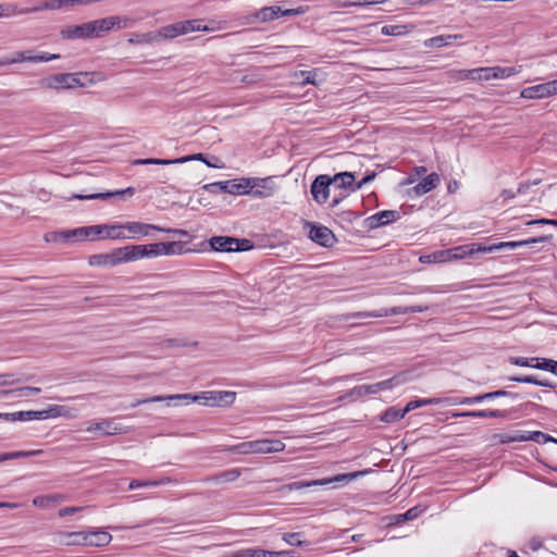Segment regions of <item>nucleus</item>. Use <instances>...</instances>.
Segmentation results:
<instances>
[{
	"label": "nucleus",
	"instance_id": "nucleus-7",
	"mask_svg": "<svg viewBox=\"0 0 557 557\" xmlns=\"http://www.w3.org/2000/svg\"><path fill=\"white\" fill-rule=\"evenodd\" d=\"M79 75L88 76L89 73H64L55 74L40 81V85L45 88H77L83 87L84 83L81 82Z\"/></svg>",
	"mask_w": 557,
	"mask_h": 557
},
{
	"label": "nucleus",
	"instance_id": "nucleus-4",
	"mask_svg": "<svg viewBox=\"0 0 557 557\" xmlns=\"http://www.w3.org/2000/svg\"><path fill=\"white\" fill-rule=\"evenodd\" d=\"M285 449V444L281 440H256L242 442L236 445L226 446L225 451L239 454V455H250V454H271V453H280Z\"/></svg>",
	"mask_w": 557,
	"mask_h": 557
},
{
	"label": "nucleus",
	"instance_id": "nucleus-11",
	"mask_svg": "<svg viewBox=\"0 0 557 557\" xmlns=\"http://www.w3.org/2000/svg\"><path fill=\"white\" fill-rule=\"evenodd\" d=\"M363 472H357V473H349V474H338L334 478L330 479H323V480H313V481H296L292 482L289 484H286L282 487V490L286 491H298L311 486H321L326 485L333 482H339V481H347L349 479L356 478L359 474H362Z\"/></svg>",
	"mask_w": 557,
	"mask_h": 557
},
{
	"label": "nucleus",
	"instance_id": "nucleus-20",
	"mask_svg": "<svg viewBox=\"0 0 557 557\" xmlns=\"http://www.w3.org/2000/svg\"><path fill=\"white\" fill-rule=\"evenodd\" d=\"M12 60H14L15 63L21 62H32V63H39V62H48L51 60H57L60 58L59 54H51L48 52H41L39 54H35L33 50H24V51H17L12 57H10Z\"/></svg>",
	"mask_w": 557,
	"mask_h": 557
},
{
	"label": "nucleus",
	"instance_id": "nucleus-17",
	"mask_svg": "<svg viewBox=\"0 0 557 557\" xmlns=\"http://www.w3.org/2000/svg\"><path fill=\"white\" fill-rule=\"evenodd\" d=\"M121 18L120 16H108L95 21H90V29L94 38H100L106 36L113 27L120 26Z\"/></svg>",
	"mask_w": 557,
	"mask_h": 557
},
{
	"label": "nucleus",
	"instance_id": "nucleus-19",
	"mask_svg": "<svg viewBox=\"0 0 557 557\" xmlns=\"http://www.w3.org/2000/svg\"><path fill=\"white\" fill-rule=\"evenodd\" d=\"M124 230L128 231L126 238L138 239L140 237L149 236L151 231H164V227L141 222H127L124 224Z\"/></svg>",
	"mask_w": 557,
	"mask_h": 557
},
{
	"label": "nucleus",
	"instance_id": "nucleus-47",
	"mask_svg": "<svg viewBox=\"0 0 557 557\" xmlns=\"http://www.w3.org/2000/svg\"><path fill=\"white\" fill-rule=\"evenodd\" d=\"M370 394H376L374 384L355 386L350 392V395L356 397H362Z\"/></svg>",
	"mask_w": 557,
	"mask_h": 557
},
{
	"label": "nucleus",
	"instance_id": "nucleus-38",
	"mask_svg": "<svg viewBox=\"0 0 557 557\" xmlns=\"http://www.w3.org/2000/svg\"><path fill=\"white\" fill-rule=\"evenodd\" d=\"M158 34H159V37L162 39H173V38H176L177 36L183 35L182 28L180 27V22L161 27L158 30Z\"/></svg>",
	"mask_w": 557,
	"mask_h": 557
},
{
	"label": "nucleus",
	"instance_id": "nucleus-49",
	"mask_svg": "<svg viewBox=\"0 0 557 557\" xmlns=\"http://www.w3.org/2000/svg\"><path fill=\"white\" fill-rule=\"evenodd\" d=\"M530 436L531 437H529V441H533L539 444H545L554 441V438L550 435L543 433L541 431H530Z\"/></svg>",
	"mask_w": 557,
	"mask_h": 557
},
{
	"label": "nucleus",
	"instance_id": "nucleus-61",
	"mask_svg": "<svg viewBox=\"0 0 557 557\" xmlns=\"http://www.w3.org/2000/svg\"><path fill=\"white\" fill-rule=\"evenodd\" d=\"M173 480L169 476H165V478H162L160 480H153V481H145V487H148V486H159V485H163V484H169V483H172Z\"/></svg>",
	"mask_w": 557,
	"mask_h": 557
},
{
	"label": "nucleus",
	"instance_id": "nucleus-3",
	"mask_svg": "<svg viewBox=\"0 0 557 557\" xmlns=\"http://www.w3.org/2000/svg\"><path fill=\"white\" fill-rule=\"evenodd\" d=\"M520 72L516 67H502V66H492V67H479L473 70H459L453 71L449 73L451 78L463 81H490L497 78H507L512 75H516Z\"/></svg>",
	"mask_w": 557,
	"mask_h": 557
},
{
	"label": "nucleus",
	"instance_id": "nucleus-28",
	"mask_svg": "<svg viewBox=\"0 0 557 557\" xmlns=\"http://www.w3.org/2000/svg\"><path fill=\"white\" fill-rule=\"evenodd\" d=\"M85 534L87 536L86 546H106L112 540L111 534L104 531H85Z\"/></svg>",
	"mask_w": 557,
	"mask_h": 557
},
{
	"label": "nucleus",
	"instance_id": "nucleus-50",
	"mask_svg": "<svg viewBox=\"0 0 557 557\" xmlns=\"http://www.w3.org/2000/svg\"><path fill=\"white\" fill-rule=\"evenodd\" d=\"M508 381L537 385L539 379L535 375L509 376Z\"/></svg>",
	"mask_w": 557,
	"mask_h": 557
},
{
	"label": "nucleus",
	"instance_id": "nucleus-48",
	"mask_svg": "<svg viewBox=\"0 0 557 557\" xmlns=\"http://www.w3.org/2000/svg\"><path fill=\"white\" fill-rule=\"evenodd\" d=\"M438 400L436 398H425V399H417V400H411L409 401L405 408L407 410V413L411 410H414L421 406H426V405H433V404H437Z\"/></svg>",
	"mask_w": 557,
	"mask_h": 557
},
{
	"label": "nucleus",
	"instance_id": "nucleus-32",
	"mask_svg": "<svg viewBox=\"0 0 557 557\" xmlns=\"http://www.w3.org/2000/svg\"><path fill=\"white\" fill-rule=\"evenodd\" d=\"M249 178L242 177L238 180H228L227 194L232 195H248Z\"/></svg>",
	"mask_w": 557,
	"mask_h": 557
},
{
	"label": "nucleus",
	"instance_id": "nucleus-35",
	"mask_svg": "<svg viewBox=\"0 0 557 557\" xmlns=\"http://www.w3.org/2000/svg\"><path fill=\"white\" fill-rule=\"evenodd\" d=\"M42 453H44L42 449L18 450V451L4 453V454H0V462L7 461V460H12V459L39 456Z\"/></svg>",
	"mask_w": 557,
	"mask_h": 557
},
{
	"label": "nucleus",
	"instance_id": "nucleus-16",
	"mask_svg": "<svg viewBox=\"0 0 557 557\" xmlns=\"http://www.w3.org/2000/svg\"><path fill=\"white\" fill-rule=\"evenodd\" d=\"M125 261H136L143 258H156L158 257L157 248L154 244L147 245H128L124 247Z\"/></svg>",
	"mask_w": 557,
	"mask_h": 557
},
{
	"label": "nucleus",
	"instance_id": "nucleus-13",
	"mask_svg": "<svg viewBox=\"0 0 557 557\" xmlns=\"http://www.w3.org/2000/svg\"><path fill=\"white\" fill-rule=\"evenodd\" d=\"M332 185L331 176L326 174L318 175L311 184L310 193L312 198L319 205L325 203L330 195V186Z\"/></svg>",
	"mask_w": 557,
	"mask_h": 557
},
{
	"label": "nucleus",
	"instance_id": "nucleus-55",
	"mask_svg": "<svg viewBox=\"0 0 557 557\" xmlns=\"http://www.w3.org/2000/svg\"><path fill=\"white\" fill-rule=\"evenodd\" d=\"M300 533H285L283 540L294 546H300L302 542L299 540Z\"/></svg>",
	"mask_w": 557,
	"mask_h": 557
},
{
	"label": "nucleus",
	"instance_id": "nucleus-6",
	"mask_svg": "<svg viewBox=\"0 0 557 557\" xmlns=\"http://www.w3.org/2000/svg\"><path fill=\"white\" fill-rule=\"evenodd\" d=\"M212 250L219 252L247 251L253 247L249 239H238L230 236H213L209 239Z\"/></svg>",
	"mask_w": 557,
	"mask_h": 557
},
{
	"label": "nucleus",
	"instance_id": "nucleus-31",
	"mask_svg": "<svg viewBox=\"0 0 557 557\" xmlns=\"http://www.w3.org/2000/svg\"><path fill=\"white\" fill-rule=\"evenodd\" d=\"M282 9L280 7H264L256 12L255 16L260 22H269L281 17Z\"/></svg>",
	"mask_w": 557,
	"mask_h": 557
},
{
	"label": "nucleus",
	"instance_id": "nucleus-37",
	"mask_svg": "<svg viewBox=\"0 0 557 557\" xmlns=\"http://www.w3.org/2000/svg\"><path fill=\"white\" fill-rule=\"evenodd\" d=\"M201 23H202V20H200V18L181 21L180 27L182 28V34L186 35L191 32L209 30V28L207 26H203Z\"/></svg>",
	"mask_w": 557,
	"mask_h": 557
},
{
	"label": "nucleus",
	"instance_id": "nucleus-26",
	"mask_svg": "<svg viewBox=\"0 0 557 557\" xmlns=\"http://www.w3.org/2000/svg\"><path fill=\"white\" fill-rule=\"evenodd\" d=\"M242 474V470L238 468H232L221 471L214 475L205 478L202 481L214 484L231 483L236 481Z\"/></svg>",
	"mask_w": 557,
	"mask_h": 557
},
{
	"label": "nucleus",
	"instance_id": "nucleus-44",
	"mask_svg": "<svg viewBox=\"0 0 557 557\" xmlns=\"http://www.w3.org/2000/svg\"><path fill=\"white\" fill-rule=\"evenodd\" d=\"M116 430L117 429L115 426L111 429V423L107 420H103L101 422H97V423L89 425L86 431L87 432L100 431L107 435H111V434H115Z\"/></svg>",
	"mask_w": 557,
	"mask_h": 557
},
{
	"label": "nucleus",
	"instance_id": "nucleus-1",
	"mask_svg": "<svg viewBox=\"0 0 557 557\" xmlns=\"http://www.w3.org/2000/svg\"><path fill=\"white\" fill-rule=\"evenodd\" d=\"M88 238H126L124 233V224L121 225H94L87 227H78L74 230L53 232L46 235L47 242L72 243L83 242Z\"/></svg>",
	"mask_w": 557,
	"mask_h": 557
},
{
	"label": "nucleus",
	"instance_id": "nucleus-51",
	"mask_svg": "<svg viewBox=\"0 0 557 557\" xmlns=\"http://www.w3.org/2000/svg\"><path fill=\"white\" fill-rule=\"evenodd\" d=\"M424 510L420 506L412 507L408 509L404 515L399 517L404 520H413L417 519Z\"/></svg>",
	"mask_w": 557,
	"mask_h": 557
},
{
	"label": "nucleus",
	"instance_id": "nucleus-27",
	"mask_svg": "<svg viewBox=\"0 0 557 557\" xmlns=\"http://www.w3.org/2000/svg\"><path fill=\"white\" fill-rule=\"evenodd\" d=\"M159 256L182 255L187 250L182 242L154 243Z\"/></svg>",
	"mask_w": 557,
	"mask_h": 557
},
{
	"label": "nucleus",
	"instance_id": "nucleus-42",
	"mask_svg": "<svg viewBox=\"0 0 557 557\" xmlns=\"http://www.w3.org/2000/svg\"><path fill=\"white\" fill-rule=\"evenodd\" d=\"M536 363H534L533 369L548 371L555 375H557V361L547 358H536Z\"/></svg>",
	"mask_w": 557,
	"mask_h": 557
},
{
	"label": "nucleus",
	"instance_id": "nucleus-56",
	"mask_svg": "<svg viewBox=\"0 0 557 557\" xmlns=\"http://www.w3.org/2000/svg\"><path fill=\"white\" fill-rule=\"evenodd\" d=\"M205 154L202 153H195V154H190V156H185V157H181V158H176L174 159V164H178V163H185V162H188V161H191V160H198V161H205Z\"/></svg>",
	"mask_w": 557,
	"mask_h": 557
},
{
	"label": "nucleus",
	"instance_id": "nucleus-62",
	"mask_svg": "<svg viewBox=\"0 0 557 557\" xmlns=\"http://www.w3.org/2000/svg\"><path fill=\"white\" fill-rule=\"evenodd\" d=\"M375 176H376L375 172H372V173H370V174L366 175V176H364L360 182H358V183L354 186L352 190H358V189H360L363 185H366V184H368V183L372 182V181L375 178Z\"/></svg>",
	"mask_w": 557,
	"mask_h": 557
},
{
	"label": "nucleus",
	"instance_id": "nucleus-46",
	"mask_svg": "<svg viewBox=\"0 0 557 557\" xmlns=\"http://www.w3.org/2000/svg\"><path fill=\"white\" fill-rule=\"evenodd\" d=\"M134 165H169L174 164V159H157V158H147V159H136L133 161Z\"/></svg>",
	"mask_w": 557,
	"mask_h": 557
},
{
	"label": "nucleus",
	"instance_id": "nucleus-39",
	"mask_svg": "<svg viewBox=\"0 0 557 557\" xmlns=\"http://www.w3.org/2000/svg\"><path fill=\"white\" fill-rule=\"evenodd\" d=\"M462 38V35L456 34V35H447V36H435L433 38H430L428 41H425V46L428 47H444L451 45L453 39Z\"/></svg>",
	"mask_w": 557,
	"mask_h": 557
},
{
	"label": "nucleus",
	"instance_id": "nucleus-9",
	"mask_svg": "<svg viewBox=\"0 0 557 557\" xmlns=\"http://www.w3.org/2000/svg\"><path fill=\"white\" fill-rule=\"evenodd\" d=\"M553 238V235H543L539 237H532L523 240H515V242H500L497 244H493L490 246H485L484 252H493L495 250H503V249H515L518 247H530L533 248L535 244L549 242Z\"/></svg>",
	"mask_w": 557,
	"mask_h": 557
},
{
	"label": "nucleus",
	"instance_id": "nucleus-22",
	"mask_svg": "<svg viewBox=\"0 0 557 557\" xmlns=\"http://www.w3.org/2000/svg\"><path fill=\"white\" fill-rule=\"evenodd\" d=\"M441 183V176L433 172L425 177L422 178L417 185H414L410 190L409 195H413L417 197L423 196L431 190L435 189Z\"/></svg>",
	"mask_w": 557,
	"mask_h": 557
},
{
	"label": "nucleus",
	"instance_id": "nucleus-40",
	"mask_svg": "<svg viewBox=\"0 0 557 557\" xmlns=\"http://www.w3.org/2000/svg\"><path fill=\"white\" fill-rule=\"evenodd\" d=\"M41 392L39 387L26 386L17 389H3L0 391V397H7L12 394H17V396H30L37 395Z\"/></svg>",
	"mask_w": 557,
	"mask_h": 557
},
{
	"label": "nucleus",
	"instance_id": "nucleus-10",
	"mask_svg": "<svg viewBox=\"0 0 557 557\" xmlns=\"http://www.w3.org/2000/svg\"><path fill=\"white\" fill-rule=\"evenodd\" d=\"M248 195L259 198H269L275 191V183L272 177H248Z\"/></svg>",
	"mask_w": 557,
	"mask_h": 557
},
{
	"label": "nucleus",
	"instance_id": "nucleus-63",
	"mask_svg": "<svg viewBox=\"0 0 557 557\" xmlns=\"http://www.w3.org/2000/svg\"><path fill=\"white\" fill-rule=\"evenodd\" d=\"M535 224H548L557 226V220H549V219H539V220H530L525 222V225H535Z\"/></svg>",
	"mask_w": 557,
	"mask_h": 557
},
{
	"label": "nucleus",
	"instance_id": "nucleus-52",
	"mask_svg": "<svg viewBox=\"0 0 557 557\" xmlns=\"http://www.w3.org/2000/svg\"><path fill=\"white\" fill-rule=\"evenodd\" d=\"M534 359H529L524 357H510L509 362L519 367L533 368L534 363H532Z\"/></svg>",
	"mask_w": 557,
	"mask_h": 557
},
{
	"label": "nucleus",
	"instance_id": "nucleus-14",
	"mask_svg": "<svg viewBox=\"0 0 557 557\" xmlns=\"http://www.w3.org/2000/svg\"><path fill=\"white\" fill-rule=\"evenodd\" d=\"M125 250L124 247L116 248L109 253H99L94 255L89 259V263L91 265L99 267H114L116 264L126 262L125 261Z\"/></svg>",
	"mask_w": 557,
	"mask_h": 557
},
{
	"label": "nucleus",
	"instance_id": "nucleus-36",
	"mask_svg": "<svg viewBox=\"0 0 557 557\" xmlns=\"http://www.w3.org/2000/svg\"><path fill=\"white\" fill-rule=\"evenodd\" d=\"M50 411H17L15 412L16 421H29V420H44L47 419L50 414Z\"/></svg>",
	"mask_w": 557,
	"mask_h": 557
},
{
	"label": "nucleus",
	"instance_id": "nucleus-58",
	"mask_svg": "<svg viewBox=\"0 0 557 557\" xmlns=\"http://www.w3.org/2000/svg\"><path fill=\"white\" fill-rule=\"evenodd\" d=\"M515 442H528L530 436V431L517 430L511 432Z\"/></svg>",
	"mask_w": 557,
	"mask_h": 557
},
{
	"label": "nucleus",
	"instance_id": "nucleus-12",
	"mask_svg": "<svg viewBox=\"0 0 557 557\" xmlns=\"http://www.w3.org/2000/svg\"><path fill=\"white\" fill-rule=\"evenodd\" d=\"M554 95H557V83L555 81L523 88L520 94L524 99H543Z\"/></svg>",
	"mask_w": 557,
	"mask_h": 557
},
{
	"label": "nucleus",
	"instance_id": "nucleus-53",
	"mask_svg": "<svg viewBox=\"0 0 557 557\" xmlns=\"http://www.w3.org/2000/svg\"><path fill=\"white\" fill-rule=\"evenodd\" d=\"M540 183H541L540 178L539 180H534V181L522 182L518 186L517 194L524 195V194H527L529 191V189L532 186L539 185Z\"/></svg>",
	"mask_w": 557,
	"mask_h": 557
},
{
	"label": "nucleus",
	"instance_id": "nucleus-25",
	"mask_svg": "<svg viewBox=\"0 0 557 557\" xmlns=\"http://www.w3.org/2000/svg\"><path fill=\"white\" fill-rule=\"evenodd\" d=\"M509 410H499V409H485V410H473V411H462L455 412L453 417H469V418H508Z\"/></svg>",
	"mask_w": 557,
	"mask_h": 557
},
{
	"label": "nucleus",
	"instance_id": "nucleus-21",
	"mask_svg": "<svg viewBox=\"0 0 557 557\" xmlns=\"http://www.w3.org/2000/svg\"><path fill=\"white\" fill-rule=\"evenodd\" d=\"M61 36L63 39H91L92 34L90 29L89 22L78 24V25H69L61 29Z\"/></svg>",
	"mask_w": 557,
	"mask_h": 557
},
{
	"label": "nucleus",
	"instance_id": "nucleus-60",
	"mask_svg": "<svg viewBox=\"0 0 557 557\" xmlns=\"http://www.w3.org/2000/svg\"><path fill=\"white\" fill-rule=\"evenodd\" d=\"M81 510H83V507H64L59 510L58 515L59 517L63 518L66 516H72Z\"/></svg>",
	"mask_w": 557,
	"mask_h": 557
},
{
	"label": "nucleus",
	"instance_id": "nucleus-59",
	"mask_svg": "<svg viewBox=\"0 0 557 557\" xmlns=\"http://www.w3.org/2000/svg\"><path fill=\"white\" fill-rule=\"evenodd\" d=\"M300 75L304 78V82H302L304 84H313V85H315V76H317V72L315 71H301Z\"/></svg>",
	"mask_w": 557,
	"mask_h": 557
},
{
	"label": "nucleus",
	"instance_id": "nucleus-5",
	"mask_svg": "<svg viewBox=\"0 0 557 557\" xmlns=\"http://www.w3.org/2000/svg\"><path fill=\"white\" fill-rule=\"evenodd\" d=\"M428 307L422 306H411V307H393L391 309L381 308L373 311H358L344 315L345 320L349 319H363V318H384L388 315H397V314H406V313H417L426 311Z\"/></svg>",
	"mask_w": 557,
	"mask_h": 557
},
{
	"label": "nucleus",
	"instance_id": "nucleus-8",
	"mask_svg": "<svg viewBox=\"0 0 557 557\" xmlns=\"http://www.w3.org/2000/svg\"><path fill=\"white\" fill-rule=\"evenodd\" d=\"M304 227L309 230L308 237L322 247L330 248L337 242L334 233L320 223L305 221Z\"/></svg>",
	"mask_w": 557,
	"mask_h": 557
},
{
	"label": "nucleus",
	"instance_id": "nucleus-24",
	"mask_svg": "<svg viewBox=\"0 0 557 557\" xmlns=\"http://www.w3.org/2000/svg\"><path fill=\"white\" fill-rule=\"evenodd\" d=\"M507 396L517 397L518 395L512 394L507 391L499 389V391H495V392H488V393L475 395L472 397H463L458 401V404L473 405V404L483 403L485 400H491V399H495V398H499V397H507Z\"/></svg>",
	"mask_w": 557,
	"mask_h": 557
},
{
	"label": "nucleus",
	"instance_id": "nucleus-57",
	"mask_svg": "<svg viewBox=\"0 0 557 557\" xmlns=\"http://www.w3.org/2000/svg\"><path fill=\"white\" fill-rule=\"evenodd\" d=\"M18 379H14V374L3 373L0 374V386L12 385L18 383Z\"/></svg>",
	"mask_w": 557,
	"mask_h": 557
},
{
	"label": "nucleus",
	"instance_id": "nucleus-54",
	"mask_svg": "<svg viewBox=\"0 0 557 557\" xmlns=\"http://www.w3.org/2000/svg\"><path fill=\"white\" fill-rule=\"evenodd\" d=\"M51 504V497L48 495L36 496L33 499V505L40 508L49 507Z\"/></svg>",
	"mask_w": 557,
	"mask_h": 557
},
{
	"label": "nucleus",
	"instance_id": "nucleus-34",
	"mask_svg": "<svg viewBox=\"0 0 557 557\" xmlns=\"http://www.w3.org/2000/svg\"><path fill=\"white\" fill-rule=\"evenodd\" d=\"M62 536L63 539L61 541L65 545H86L87 536L85 531L65 532Z\"/></svg>",
	"mask_w": 557,
	"mask_h": 557
},
{
	"label": "nucleus",
	"instance_id": "nucleus-45",
	"mask_svg": "<svg viewBox=\"0 0 557 557\" xmlns=\"http://www.w3.org/2000/svg\"><path fill=\"white\" fill-rule=\"evenodd\" d=\"M160 39L158 32L157 33H146V34H136L129 38L131 44H149L153 40Z\"/></svg>",
	"mask_w": 557,
	"mask_h": 557
},
{
	"label": "nucleus",
	"instance_id": "nucleus-23",
	"mask_svg": "<svg viewBox=\"0 0 557 557\" xmlns=\"http://www.w3.org/2000/svg\"><path fill=\"white\" fill-rule=\"evenodd\" d=\"M135 193V189L133 187H127L126 189L121 190H114V191H107V193H96V194H89V195H81V194H74L70 196L67 199H79V200H106L112 197L123 196V195H129L133 196Z\"/></svg>",
	"mask_w": 557,
	"mask_h": 557
},
{
	"label": "nucleus",
	"instance_id": "nucleus-41",
	"mask_svg": "<svg viewBox=\"0 0 557 557\" xmlns=\"http://www.w3.org/2000/svg\"><path fill=\"white\" fill-rule=\"evenodd\" d=\"M236 557H270L272 556L271 550L263 548L249 547L243 548L235 554Z\"/></svg>",
	"mask_w": 557,
	"mask_h": 557
},
{
	"label": "nucleus",
	"instance_id": "nucleus-64",
	"mask_svg": "<svg viewBox=\"0 0 557 557\" xmlns=\"http://www.w3.org/2000/svg\"><path fill=\"white\" fill-rule=\"evenodd\" d=\"M401 27L400 26H384L382 28V34L384 35H392V36H396V35H399L400 34V29Z\"/></svg>",
	"mask_w": 557,
	"mask_h": 557
},
{
	"label": "nucleus",
	"instance_id": "nucleus-30",
	"mask_svg": "<svg viewBox=\"0 0 557 557\" xmlns=\"http://www.w3.org/2000/svg\"><path fill=\"white\" fill-rule=\"evenodd\" d=\"M332 184L338 188H354L355 175L351 172H342L331 177Z\"/></svg>",
	"mask_w": 557,
	"mask_h": 557
},
{
	"label": "nucleus",
	"instance_id": "nucleus-29",
	"mask_svg": "<svg viewBox=\"0 0 557 557\" xmlns=\"http://www.w3.org/2000/svg\"><path fill=\"white\" fill-rule=\"evenodd\" d=\"M408 381V373L403 372L399 374L394 375L391 379L374 383L375 393L385 391V389H392L393 387L404 384Z\"/></svg>",
	"mask_w": 557,
	"mask_h": 557
},
{
	"label": "nucleus",
	"instance_id": "nucleus-15",
	"mask_svg": "<svg viewBox=\"0 0 557 557\" xmlns=\"http://www.w3.org/2000/svg\"><path fill=\"white\" fill-rule=\"evenodd\" d=\"M485 245L482 244H469L454 247L445 251H441L440 255L445 257L443 260H459L466 257H470L475 252H484Z\"/></svg>",
	"mask_w": 557,
	"mask_h": 557
},
{
	"label": "nucleus",
	"instance_id": "nucleus-33",
	"mask_svg": "<svg viewBox=\"0 0 557 557\" xmlns=\"http://www.w3.org/2000/svg\"><path fill=\"white\" fill-rule=\"evenodd\" d=\"M407 413L406 408L389 407L381 417V420L385 423H393L401 420Z\"/></svg>",
	"mask_w": 557,
	"mask_h": 557
},
{
	"label": "nucleus",
	"instance_id": "nucleus-2",
	"mask_svg": "<svg viewBox=\"0 0 557 557\" xmlns=\"http://www.w3.org/2000/svg\"><path fill=\"white\" fill-rule=\"evenodd\" d=\"M236 398V393L231 391H209L202 392L197 396H191L190 394H182V395H170V396H153L147 399H139L135 403L131 404V407H137L141 404L146 403H160L163 400H172V399H191V400H203L206 405L214 406V405H232Z\"/></svg>",
	"mask_w": 557,
	"mask_h": 557
},
{
	"label": "nucleus",
	"instance_id": "nucleus-43",
	"mask_svg": "<svg viewBox=\"0 0 557 557\" xmlns=\"http://www.w3.org/2000/svg\"><path fill=\"white\" fill-rule=\"evenodd\" d=\"M71 5L72 2L70 0H50V1H44L41 4L35 9L28 10L27 12H35L38 10H57L61 9L62 7Z\"/></svg>",
	"mask_w": 557,
	"mask_h": 557
},
{
	"label": "nucleus",
	"instance_id": "nucleus-18",
	"mask_svg": "<svg viewBox=\"0 0 557 557\" xmlns=\"http://www.w3.org/2000/svg\"><path fill=\"white\" fill-rule=\"evenodd\" d=\"M400 213L396 210H383L366 219V225L369 230L379 228L397 221Z\"/></svg>",
	"mask_w": 557,
	"mask_h": 557
}]
</instances>
